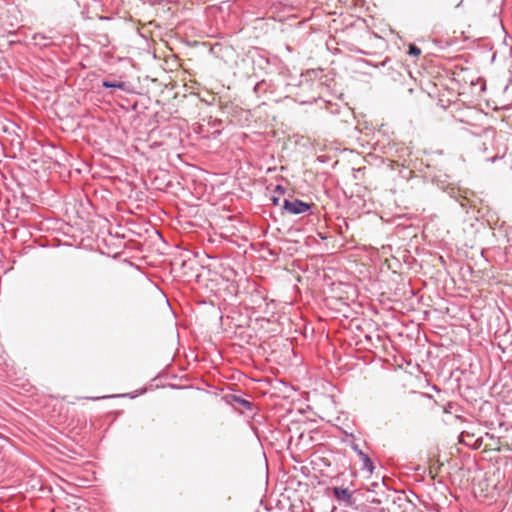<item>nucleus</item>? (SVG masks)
Masks as SVG:
<instances>
[{
	"label": "nucleus",
	"mask_w": 512,
	"mask_h": 512,
	"mask_svg": "<svg viewBox=\"0 0 512 512\" xmlns=\"http://www.w3.org/2000/svg\"><path fill=\"white\" fill-rule=\"evenodd\" d=\"M421 54V49L414 44L409 45V55L417 57Z\"/></svg>",
	"instance_id": "423d86ee"
},
{
	"label": "nucleus",
	"mask_w": 512,
	"mask_h": 512,
	"mask_svg": "<svg viewBox=\"0 0 512 512\" xmlns=\"http://www.w3.org/2000/svg\"><path fill=\"white\" fill-rule=\"evenodd\" d=\"M333 494L337 500L344 501L346 503L351 502L352 494L346 488L335 487L333 489Z\"/></svg>",
	"instance_id": "f03ea898"
},
{
	"label": "nucleus",
	"mask_w": 512,
	"mask_h": 512,
	"mask_svg": "<svg viewBox=\"0 0 512 512\" xmlns=\"http://www.w3.org/2000/svg\"><path fill=\"white\" fill-rule=\"evenodd\" d=\"M358 455L360 456V458L362 460L363 469L367 470L370 473H372L373 470H374V466H373V463H372L371 459L368 457V455H366L365 453H363L360 450L358 451Z\"/></svg>",
	"instance_id": "7ed1b4c3"
},
{
	"label": "nucleus",
	"mask_w": 512,
	"mask_h": 512,
	"mask_svg": "<svg viewBox=\"0 0 512 512\" xmlns=\"http://www.w3.org/2000/svg\"><path fill=\"white\" fill-rule=\"evenodd\" d=\"M283 208L291 214L298 215L310 210L311 205L299 199H285L283 203Z\"/></svg>",
	"instance_id": "f257e3e1"
},
{
	"label": "nucleus",
	"mask_w": 512,
	"mask_h": 512,
	"mask_svg": "<svg viewBox=\"0 0 512 512\" xmlns=\"http://www.w3.org/2000/svg\"><path fill=\"white\" fill-rule=\"evenodd\" d=\"M240 402L246 408H250L251 407V403L249 401H247V400L242 399V400H240Z\"/></svg>",
	"instance_id": "0eeeda50"
},
{
	"label": "nucleus",
	"mask_w": 512,
	"mask_h": 512,
	"mask_svg": "<svg viewBox=\"0 0 512 512\" xmlns=\"http://www.w3.org/2000/svg\"><path fill=\"white\" fill-rule=\"evenodd\" d=\"M102 85L105 87V88H119V89H122L123 86H124V83L122 82H117V81H109V80H104Z\"/></svg>",
	"instance_id": "39448f33"
},
{
	"label": "nucleus",
	"mask_w": 512,
	"mask_h": 512,
	"mask_svg": "<svg viewBox=\"0 0 512 512\" xmlns=\"http://www.w3.org/2000/svg\"><path fill=\"white\" fill-rule=\"evenodd\" d=\"M473 438V434H470L468 432H462L459 436V442L460 443H463L467 446H474L472 443H471V440Z\"/></svg>",
	"instance_id": "20e7f679"
}]
</instances>
